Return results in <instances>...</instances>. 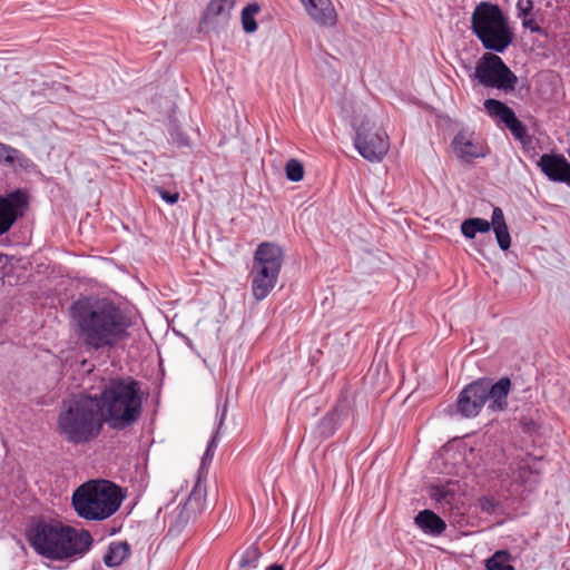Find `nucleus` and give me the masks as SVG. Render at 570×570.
Here are the masks:
<instances>
[{"label":"nucleus","mask_w":570,"mask_h":570,"mask_svg":"<svg viewBox=\"0 0 570 570\" xmlns=\"http://www.w3.org/2000/svg\"><path fill=\"white\" fill-rule=\"evenodd\" d=\"M77 334L88 351L114 348L129 335L131 320L108 298H82L70 307Z\"/></svg>","instance_id":"obj_1"},{"label":"nucleus","mask_w":570,"mask_h":570,"mask_svg":"<svg viewBox=\"0 0 570 570\" xmlns=\"http://www.w3.org/2000/svg\"><path fill=\"white\" fill-rule=\"evenodd\" d=\"M35 551L50 560L66 561L82 558L94 543L91 533L58 521H39L28 531Z\"/></svg>","instance_id":"obj_2"},{"label":"nucleus","mask_w":570,"mask_h":570,"mask_svg":"<svg viewBox=\"0 0 570 570\" xmlns=\"http://www.w3.org/2000/svg\"><path fill=\"white\" fill-rule=\"evenodd\" d=\"M97 397L105 423L112 430L132 428L144 411V393L140 382L131 376L114 377L100 389Z\"/></svg>","instance_id":"obj_3"},{"label":"nucleus","mask_w":570,"mask_h":570,"mask_svg":"<svg viewBox=\"0 0 570 570\" xmlns=\"http://www.w3.org/2000/svg\"><path fill=\"white\" fill-rule=\"evenodd\" d=\"M104 424L97 397L81 392L62 402L56 431L67 443L83 445L100 435Z\"/></svg>","instance_id":"obj_4"},{"label":"nucleus","mask_w":570,"mask_h":570,"mask_svg":"<svg viewBox=\"0 0 570 570\" xmlns=\"http://www.w3.org/2000/svg\"><path fill=\"white\" fill-rule=\"evenodd\" d=\"M122 501L120 488L107 480H90L79 485L72 493L71 504L77 514L90 521H101L111 517Z\"/></svg>","instance_id":"obj_5"},{"label":"nucleus","mask_w":570,"mask_h":570,"mask_svg":"<svg viewBox=\"0 0 570 570\" xmlns=\"http://www.w3.org/2000/svg\"><path fill=\"white\" fill-rule=\"evenodd\" d=\"M472 32L487 50L503 52L513 42L514 33L502 9L492 2H480L471 17Z\"/></svg>","instance_id":"obj_6"},{"label":"nucleus","mask_w":570,"mask_h":570,"mask_svg":"<svg viewBox=\"0 0 570 570\" xmlns=\"http://www.w3.org/2000/svg\"><path fill=\"white\" fill-rule=\"evenodd\" d=\"M283 261L284 254L278 245L264 242L257 246L249 274L252 294L257 302L265 299L276 286Z\"/></svg>","instance_id":"obj_7"},{"label":"nucleus","mask_w":570,"mask_h":570,"mask_svg":"<svg viewBox=\"0 0 570 570\" xmlns=\"http://www.w3.org/2000/svg\"><path fill=\"white\" fill-rule=\"evenodd\" d=\"M474 78L488 88H495L505 92L515 89L518 77L510 70L503 60L495 53L485 52L476 62Z\"/></svg>","instance_id":"obj_8"},{"label":"nucleus","mask_w":570,"mask_h":570,"mask_svg":"<svg viewBox=\"0 0 570 570\" xmlns=\"http://www.w3.org/2000/svg\"><path fill=\"white\" fill-rule=\"evenodd\" d=\"M354 146L368 161H381L390 148L389 136L373 119L364 117L356 126Z\"/></svg>","instance_id":"obj_9"},{"label":"nucleus","mask_w":570,"mask_h":570,"mask_svg":"<svg viewBox=\"0 0 570 570\" xmlns=\"http://www.w3.org/2000/svg\"><path fill=\"white\" fill-rule=\"evenodd\" d=\"M28 207V193L16 189L6 196H0V236L10 230L16 220L23 216Z\"/></svg>","instance_id":"obj_10"},{"label":"nucleus","mask_w":570,"mask_h":570,"mask_svg":"<svg viewBox=\"0 0 570 570\" xmlns=\"http://www.w3.org/2000/svg\"><path fill=\"white\" fill-rule=\"evenodd\" d=\"M206 484L203 482L200 474L194 484L191 492L183 504L175 520V527L180 530L190 521H195L206 509Z\"/></svg>","instance_id":"obj_11"},{"label":"nucleus","mask_w":570,"mask_h":570,"mask_svg":"<svg viewBox=\"0 0 570 570\" xmlns=\"http://www.w3.org/2000/svg\"><path fill=\"white\" fill-rule=\"evenodd\" d=\"M487 402L482 381L468 384L459 394L456 411L464 417L476 416Z\"/></svg>","instance_id":"obj_12"},{"label":"nucleus","mask_w":570,"mask_h":570,"mask_svg":"<svg viewBox=\"0 0 570 570\" xmlns=\"http://www.w3.org/2000/svg\"><path fill=\"white\" fill-rule=\"evenodd\" d=\"M484 110L492 118H499L501 122L511 131L517 139H523L527 129L525 126L517 118L514 111L504 102L489 98L484 100Z\"/></svg>","instance_id":"obj_13"},{"label":"nucleus","mask_w":570,"mask_h":570,"mask_svg":"<svg viewBox=\"0 0 570 570\" xmlns=\"http://www.w3.org/2000/svg\"><path fill=\"white\" fill-rule=\"evenodd\" d=\"M541 171L551 180L570 186V164L561 154H543L538 163Z\"/></svg>","instance_id":"obj_14"},{"label":"nucleus","mask_w":570,"mask_h":570,"mask_svg":"<svg viewBox=\"0 0 570 570\" xmlns=\"http://www.w3.org/2000/svg\"><path fill=\"white\" fill-rule=\"evenodd\" d=\"M452 147L456 156L466 163L488 155L487 146L482 141L474 139L473 134L465 130H461L454 136Z\"/></svg>","instance_id":"obj_15"},{"label":"nucleus","mask_w":570,"mask_h":570,"mask_svg":"<svg viewBox=\"0 0 570 570\" xmlns=\"http://www.w3.org/2000/svg\"><path fill=\"white\" fill-rule=\"evenodd\" d=\"M485 391L487 401H489V410L492 412L503 411L508 406V395L511 389L509 377H501L498 382L492 383L490 379H480Z\"/></svg>","instance_id":"obj_16"},{"label":"nucleus","mask_w":570,"mask_h":570,"mask_svg":"<svg viewBox=\"0 0 570 570\" xmlns=\"http://www.w3.org/2000/svg\"><path fill=\"white\" fill-rule=\"evenodd\" d=\"M0 165L12 168L14 171H30L35 164L21 150L0 141Z\"/></svg>","instance_id":"obj_17"},{"label":"nucleus","mask_w":570,"mask_h":570,"mask_svg":"<svg viewBox=\"0 0 570 570\" xmlns=\"http://www.w3.org/2000/svg\"><path fill=\"white\" fill-rule=\"evenodd\" d=\"M304 7L311 18L323 26H333L336 13L331 0H306Z\"/></svg>","instance_id":"obj_18"},{"label":"nucleus","mask_w":570,"mask_h":570,"mask_svg":"<svg viewBox=\"0 0 570 570\" xmlns=\"http://www.w3.org/2000/svg\"><path fill=\"white\" fill-rule=\"evenodd\" d=\"M415 524L426 534L441 535L445 529V521L432 510H422L414 518Z\"/></svg>","instance_id":"obj_19"},{"label":"nucleus","mask_w":570,"mask_h":570,"mask_svg":"<svg viewBox=\"0 0 570 570\" xmlns=\"http://www.w3.org/2000/svg\"><path fill=\"white\" fill-rule=\"evenodd\" d=\"M491 227H493L499 247L502 250L509 249L511 246V237L504 219L503 212L500 207L493 208Z\"/></svg>","instance_id":"obj_20"},{"label":"nucleus","mask_w":570,"mask_h":570,"mask_svg":"<svg viewBox=\"0 0 570 570\" xmlns=\"http://www.w3.org/2000/svg\"><path fill=\"white\" fill-rule=\"evenodd\" d=\"M130 546L126 541L110 542L104 556V563L109 568L118 567L130 557Z\"/></svg>","instance_id":"obj_21"},{"label":"nucleus","mask_w":570,"mask_h":570,"mask_svg":"<svg viewBox=\"0 0 570 570\" xmlns=\"http://www.w3.org/2000/svg\"><path fill=\"white\" fill-rule=\"evenodd\" d=\"M491 229V222L474 217L464 219L461 224V233L468 239H473L478 233H489Z\"/></svg>","instance_id":"obj_22"},{"label":"nucleus","mask_w":570,"mask_h":570,"mask_svg":"<svg viewBox=\"0 0 570 570\" xmlns=\"http://www.w3.org/2000/svg\"><path fill=\"white\" fill-rule=\"evenodd\" d=\"M455 482L449 481L445 484L432 485L430 497L440 504H452L455 500Z\"/></svg>","instance_id":"obj_23"},{"label":"nucleus","mask_w":570,"mask_h":570,"mask_svg":"<svg viewBox=\"0 0 570 570\" xmlns=\"http://www.w3.org/2000/svg\"><path fill=\"white\" fill-rule=\"evenodd\" d=\"M235 2L236 0H210L206 7L203 19L209 20L219 16L228 18Z\"/></svg>","instance_id":"obj_24"},{"label":"nucleus","mask_w":570,"mask_h":570,"mask_svg":"<svg viewBox=\"0 0 570 570\" xmlns=\"http://www.w3.org/2000/svg\"><path fill=\"white\" fill-rule=\"evenodd\" d=\"M262 556H263V553H262L258 544L252 543L242 553L238 566L240 569H245V570L256 569Z\"/></svg>","instance_id":"obj_25"},{"label":"nucleus","mask_w":570,"mask_h":570,"mask_svg":"<svg viewBox=\"0 0 570 570\" xmlns=\"http://www.w3.org/2000/svg\"><path fill=\"white\" fill-rule=\"evenodd\" d=\"M261 7L258 3L253 2L247 4L242 11V24L243 29L247 33H252L257 30V23L254 19V16L258 13Z\"/></svg>","instance_id":"obj_26"},{"label":"nucleus","mask_w":570,"mask_h":570,"mask_svg":"<svg viewBox=\"0 0 570 570\" xmlns=\"http://www.w3.org/2000/svg\"><path fill=\"white\" fill-rule=\"evenodd\" d=\"M488 570H515L510 564V554L508 551H497L490 559L487 560Z\"/></svg>","instance_id":"obj_27"},{"label":"nucleus","mask_w":570,"mask_h":570,"mask_svg":"<svg viewBox=\"0 0 570 570\" xmlns=\"http://www.w3.org/2000/svg\"><path fill=\"white\" fill-rule=\"evenodd\" d=\"M285 173L291 181H301L304 178V166L297 159H289L285 165Z\"/></svg>","instance_id":"obj_28"},{"label":"nucleus","mask_w":570,"mask_h":570,"mask_svg":"<svg viewBox=\"0 0 570 570\" xmlns=\"http://www.w3.org/2000/svg\"><path fill=\"white\" fill-rule=\"evenodd\" d=\"M479 507L483 512L492 514L499 507V501L493 497H482L479 499Z\"/></svg>","instance_id":"obj_29"},{"label":"nucleus","mask_w":570,"mask_h":570,"mask_svg":"<svg viewBox=\"0 0 570 570\" xmlns=\"http://www.w3.org/2000/svg\"><path fill=\"white\" fill-rule=\"evenodd\" d=\"M156 190H157L158 195L161 197V199H164L168 204L174 205L179 199L178 193H170L161 187H157Z\"/></svg>","instance_id":"obj_30"},{"label":"nucleus","mask_w":570,"mask_h":570,"mask_svg":"<svg viewBox=\"0 0 570 570\" xmlns=\"http://www.w3.org/2000/svg\"><path fill=\"white\" fill-rule=\"evenodd\" d=\"M517 8L519 11V16H529L533 9L532 0H518Z\"/></svg>","instance_id":"obj_31"},{"label":"nucleus","mask_w":570,"mask_h":570,"mask_svg":"<svg viewBox=\"0 0 570 570\" xmlns=\"http://www.w3.org/2000/svg\"><path fill=\"white\" fill-rule=\"evenodd\" d=\"M215 448H216V436H213L212 440L209 441L206 452L203 456V462H205L206 460H210L213 458V450Z\"/></svg>","instance_id":"obj_32"},{"label":"nucleus","mask_w":570,"mask_h":570,"mask_svg":"<svg viewBox=\"0 0 570 570\" xmlns=\"http://www.w3.org/2000/svg\"><path fill=\"white\" fill-rule=\"evenodd\" d=\"M267 570H284V567L278 563H274L267 568Z\"/></svg>","instance_id":"obj_33"},{"label":"nucleus","mask_w":570,"mask_h":570,"mask_svg":"<svg viewBox=\"0 0 570 570\" xmlns=\"http://www.w3.org/2000/svg\"><path fill=\"white\" fill-rule=\"evenodd\" d=\"M530 28H531V31H533V32L540 31V27L539 26L530 27Z\"/></svg>","instance_id":"obj_34"},{"label":"nucleus","mask_w":570,"mask_h":570,"mask_svg":"<svg viewBox=\"0 0 570 570\" xmlns=\"http://www.w3.org/2000/svg\"><path fill=\"white\" fill-rule=\"evenodd\" d=\"M523 26H524V27H530V26H531V20H529V21L524 20V21H523Z\"/></svg>","instance_id":"obj_35"},{"label":"nucleus","mask_w":570,"mask_h":570,"mask_svg":"<svg viewBox=\"0 0 570 570\" xmlns=\"http://www.w3.org/2000/svg\"><path fill=\"white\" fill-rule=\"evenodd\" d=\"M303 3L306 1V0H301Z\"/></svg>","instance_id":"obj_36"}]
</instances>
